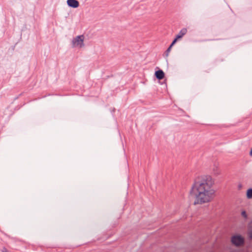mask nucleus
I'll return each instance as SVG.
<instances>
[{
	"label": "nucleus",
	"instance_id": "obj_1",
	"mask_svg": "<svg viewBox=\"0 0 252 252\" xmlns=\"http://www.w3.org/2000/svg\"><path fill=\"white\" fill-rule=\"evenodd\" d=\"M214 184V180L208 175L198 177L195 180L189 191L194 205L207 204L213 201L216 196Z\"/></svg>",
	"mask_w": 252,
	"mask_h": 252
},
{
	"label": "nucleus",
	"instance_id": "obj_2",
	"mask_svg": "<svg viewBox=\"0 0 252 252\" xmlns=\"http://www.w3.org/2000/svg\"><path fill=\"white\" fill-rule=\"evenodd\" d=\"M230 241L233 245L236 247H241L244 245L245 239L241 235L235 234L231 236Z\"/></svg>",
	"mask_w": 252,
	"mask_h": 252
},
{
	"label": "nucleus",
	"instance_id": "obj_3",
	"mask_svg": "<svg viewBox=\"0 0 252 252\" xmlns=\"http://www.w3.org/2000/svg\"><path fill=\"white\" fill-rule=\"evenodd\" d=\"M85 37L83 35H78L72 40L73 47L81 48L84 46Z\"/></svg>",
	"mask_w": 252,
	"mask_h": 252
},
{
	"label": "nucleus",
	"instance_id": "obj_4",
	"mask_svg": "<svg viewBox=\"0 0 252 252\" xmlns=\"http://www.w3.org/2000/svg\"><path fill=\"white\" fill-rule=\"evenodd\" d=\"M67 4L70 7L77 8L79 6V2L77 0H67Z\"/></svg>",
	"mask_w": 252,
	"mask_h": 252
},
{
	"label": "nucleus",
	"instance_id": "obj_5",
	"mask_svg": "<svg viewBox=\"0 0 252 252\" xmlns=\"http://www.w3.org/2000/svg\"><path fill=\"white\" fill-rule=\"evenodd\" d=\"M187 32V29L186 28L182 29L179 33L176 35V38L174 39V40H176V42L177 41V40L179 39H181L183 37V36L186 34Z\"/></svg>",
	"mask_w": 252,
	"mask_h": 252
},
{
	"label": "nucleus",
	"instance_id": "obj_6",
	"mask_svg": "<svg viewBox=\"0 0 252 252\" xmlns=\"http://www.w3.org/2000/svg\"><path fill=\"white\" fill-rule=\"evenodd\" d=\"M155 75L158 79L161 80L164 78V73L162 70H159L155 72Z\"/></svg>",
	"mask_w": 252,
	"mask_h": 252
},
{
	"label": "nucleus",
	"instance_id": "obj_7",
	"mask_svg": "<svg viewBox=\"0 0 252 252\" xmlns=\"http://www.w3.org/2000/svg\"><path fill=\"white\" fill-rule=\"evenodd\" d=\"M246 196L247 198L252 199V189H250L247 190L246 193Z\"/></svg>",
	"mask_w": 252,
	"mask_h": 252
},
{
	"label": "nucleus",
	"instance_id": "obj_8",
	"mask_svg": "<svg viewBox=\"0 0 252 252\" xmlns=\"http://www.w3.org/2000/svg\"><path fill=\"white\" fill-rule=\"evenodd\" d=\"M176 43V40H174L172 43L171 44V45L169 46V47L168 48V49H167L166 50V53H167V56L168 55V54L170 52L171 49H172V47H173V46Z\"/></svg>",
	"mask_w": 252,
	"mask_h": 252
},
{
	"label": "nucleus",
	"instance_id": "obj_9",
	"mask_svg": "<svg viewBox=\"0 0 252 252\" xmlns=\"http://www.w3.org/2000/svg\"><path fill=\"white\" fill-rule=\"evenodd\" d=\"M241 215L242 216L245 218V219H247V213L245 211H243L241 213Z\"/></svg>",
	"mask_w": 252,
	"mask_h": 252
},
{
	"label": "nucleus",
	"instance_id": "obj_10",
	"mask_svg": "<svg viewBox=\"0 0 252 252\" xmlns=\"http://www.w3.org/2000/svg\"><path fill=\"white\" fill-rule=\"evenodd\" d=\"M249 236L251 239H252V227L251 228L249 231Z\"/></svg>",
	"mask_w": 252,
	"mask_h": 252
},
{
	"label": "nucleus",
	"instance_id": "obj_11",
	"mask_svg": "<svg viewBox=\"0 0 252 252\" xmlns=\"http://www.w3.org/2000/svg\"><path fill=\"white\" fill-rule=\"evenodd\" d=\"M250 156H252V149H251L250 153Z\"/></svg>",
	"mask_w": 252,
	"mask_h": 252
},
{
	"label": "nucleus",
	"instance_id": "obj_12",
	"mask_svg": "<svg viewBox=\"0 0 252 252\" xmlns=\"http://www.w3.org/2000/svg\"><path fill=\"white\" fill-rule=\"evenodd\" d=\"M3 252H8V251H7L6 249H4L3 250Z\"/></svg>",
	"mask_w": 252,
	"mask_h": 252
},
{
	"label": "nucleus",
	"instance_id": "obj_13",
	"mask_svg": "<svg viewBox=\"0 0 252 252\" xmlns=\"http://www.w3.org/2000/svg\"><path fill=\"white\" fill-rule=\"evenodd\" d=\"M217 174H220V172H218L217 173Z\"/></svg>",
	"mask_w": 252,
	"mask_h": 252
}]
</instances>
